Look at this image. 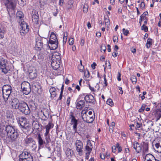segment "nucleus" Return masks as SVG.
<instances>
[{
	"instance_id": "nucleus-12",
	"label": "nucleus",
	"mask_w": 161,
	"mask_h": 161,
	"mask_svg": "<svg viewBox=\"0 0 161 161\" xmlns=\"http://www.w3.org/2000/svg\"><path fill=\"white\" fill-rule=\"evenodd\" d=\"M87 111H85L83 114L82 115V118L83 120L87 123H91L94 120V117L92 116H91L86 114ZM83 111L82 112V114H83Z\"/></svg>"
},
{
	"instance_id": "nucleus-36",
	"label": "nucleus",
	"mask_w": 161,
	"mask_h": 161,
	"mask_svg": "<svg viewBox=\"0 0 161 161\" xmlns=\"http://www.w3.org/2000/svg\"><path fill=\"white\" fill-rule=\"evenodd\" d=\"M106 103L107 104L109 105L111 107H112L114 106V103L112 100L111 99H108L107 101H106Z\"/></svg>"
},
{
	"instance_id": "nucleus-7",
	"label": "nucleus",
	"mask_w": 161,
	"mask_h": 161,
	"mask_svg": "<svg viewBox=\"0 0 161 161\" xmlns=\"http://www.w3.org/2000/svg\"><path fill=\"white\" fill-rule=\"evenodd\" d=\"M3 3L8 12L14 10L16 7V0H4Z\"/></svg>"
},
{
	"instance_id": "nucleus-20",
	"label": "nucleus",
	"mask_w": 161,
	"mask_h": 161,
	"mask_svg": "<svg viewBox=\"0 0 161 161\" xmlns=\"http://www.w3.org/2000/svg\"><path fill=\"white\" fill-rule=\"evenodd\" d=\"M60 61L52 60L51 65L53 68L54 70H57L60 66Z\"/></svg>"
},
{
	"instance_id": "nucleus-63",
	"label": "nucleus",
	"mask_w": 161,
	"mask_h": 161,
	"mask_svg": "<svg viewBox=\"0 0 161 161\" xmlns=\"http://www.w3.org/2000/svg\"><path fill=\"white\" fill-rule=\"evenodd\" d=\"M121 74L119 72H118V75L117 77L118 80L119 81L121 80V78H120Z\"/></svg>"
},
{
	"instance_id": "nucleus-48",
	"label": "nucleus",
	"mask_w": 161,
	"mask_h": 161,
	"mask_svg": "<svg viewBox=\"0 0 161 161\" xmlns=\"http://www.w3.org/2000/svg\"><path fill=\"white\" fill-rule=\"evenodd\" d=\"M32 144V145L31 146L32 150L34 151V150H36V149L37 147L36 145V143L35 144Z\"/></svg>"
},
{
	"instance_id": "nucleus-28",
	"label": "nucleus",
	"mask_w": 161,
	"mask_h": 161,
	"mask_svg": "<svg viewBox=\"0 0 161 161\" xmlns=\"http://www.w3.org/2000/svg\"><path fill=\"white\" fill-rule=\"evenodd\" d=\"M61 58L60 57L59 55V53H56L53 54L52 56V60L55 61H60Z\"/></svg>"
},
{
	"instance_id": "nucleus-29",
	"label": "nucleus",
	"mask_w": 161,
	"mask_h": 161,
	"mask_svg": "<svg viewBox=\"0 0 161 161\" xmlns=\"http://www.w3.org/2000/svg\"><path fill=\"white\" fill-rule=\"evenodd\" d=\"M154 157L151 154H147L145 157V160L146 161H152L154 159Z\"/></svg>"
},
{
	"instance_id": "nucleus-35",
	"label": "nucleus",
	"mask_w": 161,
	"mask_h": 161,
	"mask_svg": "<svg viewBox=\"0 0 161 161\" xmlns=\"http://www.w3.org/2000/svg\"><path fill=\"white\" fill-rule=\"evenodd\" d=\"M6 117L7 118H12L13 117L12 112L11 111H8L6 113Z\"/></svg>"
},
{
	"instance_id": "nucleus-30",
	"label": "nucleus",
	"mask_w": 161,
	"mask_h": 161,
	"mask_svg": "<svg viewBox=\"0 0 161 161\" xmlns=\"http://www.w3.org/2000/svg\"><path fill=\"white\" fill-rule=\"evenodd\" d=\"M25 142L26 144H34L36 143L35 141L32 138H26L25 140Z\"/></svg>"
},
{
	"instance_id": "nucleus-43",
	"label": "nucleus",
	"mask_w": 161,
	"mask_h": 161,
	"mask_svg": "<svg viewBox=\"0 0 161 161\" xmlns=\"http://www.w3.org/2000/svg\"><path fill=\"white\" fill-rule=\"evenodd\" d=\"M84 76L87 78L89 77L90 76V73L88 70L85 71L84 73Z\"/></svg>"
},
{
	"instance_id": "nucleus-21",
	"label": "nucleus",
	"mask_w": 161,
	"mask_h": 161,
	"mask_svg": "<svg viewBox=\"0 0 161 161\" xmlns=\"http://www.w3.org/2000/svg\"><path fill=\"white\" fill-rule=\"evenodd\" d=\"M16 18L19 23L24 20V15L22 12L18 11L16 13Z\"/></svg>"
},
{
	"instance_id": "nucleus-18",
	"label": "nucleus",
	"mask_w": 161,
	"mask_h": 161,
	"mask_svg": "<svg viewBox=\"0 0 161 161\" xmlns=\"http://www.w3.org/2000/svg\"><path fill=\"white\" fill-rule=\"evenodd\" d=\"M40 114L41 115L42 119L44 120H47L49 114L47 109L46 108H43L42 109L40 112Z\"/></svg>"
},
{
	"instance_id": "nucleus-24",
	"label": "nucleus",
	"mask_w": 161,
	"mask_h": 161,
	"mask_svg": "<svg viewBox=\"0 0 161 161\" xmlns=\"http://www.w3.org/2000/svg\"><path fill=\"white\" fill-rule=\"evenodd\" d=\"M41 88V86H40L39 83L37 82H34L32 84V88L36 92H38Z\"/></svg>"
},
{
	"instance_id": "nucleus-53",
	"label": "nucleus",
	"mask_w": 161,
	"mask_h": 161,
	"mask_svg": "<svg viewBox=\"0 0 161 161\" xmlns=\"http://www.w3.org/2000/svg\"><path fill=\"white\" fill-rule=\"evenodd\" d=\"M71 100L70 97H69L67 99V102H66V103L67 105L69 106V105L70 101Z\"/></svg>"
},
{
	"instance_id": "nucleus-60",
	"label": "nucleus",
	"mask_w": 161,
	"mask_h": 161,
	"mask_svg": "<svg viewBox=\"0 0 161 161\" xmlns=\"http://www.w3.org/2000/svg\"><path fill=\"white\" fill-rule=\"evenodd\" d=\"M3 37V33L2 32V30L0 28V38H2Z\"/></svg>"
},
{
	"instance_id": "nucleus-44",
	"label": "nucleus",
	"mask_w": 161,
	"mask_h": 161,
	"mask_svg": "<svg viewBox=\"0 0 161 161\" xmlns=\"http://www.w3.org/2000/svg\"><path fill=\"white\" fill-rule=\"evenodd\" d=\"M18 2V4L21 6H23L24 5V0H16V2Z\"/></svg>"
},
{
	"instance_id": "nucleus-6",
	"label": "nucleus",
	"mask_w": 161,
	"mask_h": 161,
	"mask_svg": "<svg viewBox=\"0 0 161 161\" xmlns=\"http://www.w3.org/2000/svg\"><path fill=\"white\" fill-rule=\"evenodd\" d=\"M12 87L8 85H4L2 88L3 97L4 101L6 102L11 93Z\"/></svg>"
},
{
	"instance_id": "nucleus-4",
	"label": "nucleus",
	"mask_w": 161,
	"mask_h": 161,
	"mask_svg": "<svg viewBox=\"0 0 161 161\" xmlns=\"http://www.w3.org/2000/svg\"><path fill=\"white\" fill-rule=\"evenodd\" d=\"M48 46L51 50H54L58 47V39L54 32H51L50 37Z\"/></svg>"
},
{
	"instance_id": "nucleus-13",
	"label": "nucleus",
	"mask_w": 161,
	"mask_h": 161,
	"mask_svg": "<svg viewBox=\"0 0 161 161\" xmlns=\"http://www.w3.org/2000/svg\"><path fill=\"white\" fill-rule=\"evenodd\" d=\"M153 147L158 153H161V138H157L153 142Z\"/></svg>"
},
{
	"instance_id": "nucleus-33",
	"label": "nucleus",
	"mask_w": 161,
	"mask_h": 161,
	"mask_svg": "<svg viewBox=\"0 0 161 161\" xmlns=\"http://www.w3.org/2000/svg\"><path fill=\"white\" fill-rule=\"evenodd\" d=\"M104 22L105 23L106 25H107L108 27L110 25V21L109 19L108 15H107L106 17L104 16Z\"/></svg>"
},
{
	"instance_id": "nucleus-27",
	"label": "nucleus",
	"mask_w": 161,
	"mask_h": 161,
	"mask_svg": "<svg viewBox=\"0 0 161 161\" xmlns=\"http://www.w3.org/2000/svg\"><path fill=\"white\" fill-rule=\"evenodd\" d=\"M85 100L86 102L89 103H93V97L92 95H86L85 97Z\"/></svg>"
},
{
	"instance_id": "nucleus-22",
	"label": "nucleus",
	"mask_w": 161,
	"mask_h": 161,
	"mask_svg": "<svg viewBox=\"0 0 161 161\" xmlns=\"http://www.w3.org/2000/svg\"><path fill=\"white\" fill-rule=\"evenodd\" d=\"M134 148L136 150V152L139 153L142 151V146L138 142H136V143L133 144Z\"/></svg>"
},
{
	"instance_id": "nucleus-17",
	"label": "nucleus",
	"mask_w": 161,
	"mask_h": 161,
	"mask_svg": "<svg viewBox=\"0 0 161 161\" xmlns=\"http://www.w3.org/2000/svg\"><path fill=\"white\" fill-rule=\"evenodd\" d=\"M93 148L92 143L90 140H88L87 142V144L85 147L84 151L85 153H90Z\"/></svg>"
},
{
	"instance_id": "nucleus-14",
	"label": "nucleus",
	"mask_w": 161,
	"mask_h": 161,
	"mask_svg": "<svg viewBox=\"0 0 161 161\" xmlns=\"http://www.w3.org/2000/svg\"><path fill=\"white\" fill-rule=\"evenodd\" d=\"M6 63L7 61L5 59L3 58H0V67L2 69V72L5 74L8 72V70L6 68Z\"/></svg>"
},
{
	"instance_id": "nucleus-9",
	"label": "nucleus",
	"mask_w": 161,
	"mask_h": 161,
	"mask_svg": "<svg viewBox=\"0 0 161 161\" xmlns=\"http://www.w3.org/2000/svg\"><path fill=\"white\" fill-rule=\"evenodd\" d=\"M21 87L22 90V92L25 95L28 94L31 91L30 84L26 81H24L22 83Z\"/></svg>"
},
{
	"instance_id": "nucleus-39",
	"label": "nucleus",
	"mask_w": 161,
	"mask_h": 161,
	"mask_svg": "<svg viewBox=\"0 0 161 161\" xmlns=\"http://www.w3.org/2000/svg\"><path fill=\"white\" fill-rule=\"evenodd\" d=\"M141 30H143L145 32H147L148 31V28L145 24H143L141 27Z\"/></svg>"
},
{
	"instance_id": "nucleus-57",
	"label": "nucleus",
	"mask_w": 161,
	"mask_h": 161,
	"mask_svg": "<svg viewBox=\"0 0 161 161\" xmlns=\"http://www.w3.org/2000/svg\"><path fill=\"white\" fill-rule=\"evenodd\" d=\"M90 153H85V159L88 160L89 158V155Z\"/></svg>"
},
{
	"instance_id": "nucleus-15",
	"label": "nucleus",
	"mask_w": 161,
	"mask_h": 161,
	"mask_svg": "<svg viewBox=\"0 0 161 161\" xmlns=\"http://www.w3.org/2000/svg\"><path fill=\"white\" fill-rule=\"evenodd\" d=\"M70 119H71V124L73 125V130L76 132L77 131V127L78 124V120L76 119L74 116L71 113L70 116Z\"/></svg>"
},
{
	"instance_id": "nucleus-37",
	"label": "nucleus",
	"mask_w": 161,
	"mask_h": 161,
	"mask_svg": "<svg viewBox=\"0 0 161 161\" xmlns=\"http://www.w3.org/2000/svg\"><path fill=\"white\" fill-rule=\"evenodd\" d=\"M130 80L133 84H135L136 82L137 79L135 76L132 75L130 77Z\"/></svg>"
},
{
	"instance_id": "nucleus-49",
	"label": "nucleus",
	"mask_w": 161,
	"mask_h": 161,
	"mask_svg": "<svg viewBox=\"0 0 161 161\" xmlns=\"http://www.w3.org/2000/svg\"><path fill=\"white\" fill-rule=\"evenodd\" d=\"M148 150V145L147 144H145L143 147V151L144 152L145 151L146 152Z\"/></svg>"
},
{
	"instance_id": "nucleus-51",
	"label": "nucleus",
	"mask_w": 161,
	"mask_h": 161,
	"mask_svg": "<svg viewBox=\"0 0 161 161\" xmlns=\"http://www.w3.org/2000/svg\"><path fill=\"white\" fill-rule=\"evenodd\" d=\"M106 49V48L105 46H102L101 47V51L102 52H105Z\"/></svg>"
},
{
	"instance_id": "nucleus-56",
	"label": "nucleus",
	"mask_w": 161,
	"mask_h": 161,
	"mask_svg": "<svg viewBox=\"0 0 161 161\" xmlns=\"http://www.w3.org/2000/svg\"><path fill=\"white\" fill-rule=\"evenodd\" d=\"M142 126V124L141 123H139L137 122L136 123V127L137 128L141 127Z\"/></svg>"
},
{
	"instance_id": "nucleus-19",
	"label": "nucleus",
	"mask_w": 161,
	"mask_h": 161,
	"mask_svg": "<svg viewBox=\"0 0 161 161\" xmlns=\"http://www.w3.org/2000/svg\"><path fill=\"white\" fill-rule=\"evenodd\" d=\"M32 20L35 23H37L38 20V12L35 10L33 9L31 14Z\"/></svg>"
},
{
	"instance_id": "nucleus-2",
	"label": "nucleus",
	"mask_w": 161,
	"mask_h": 161,
	"mask_svg": "<svg viewBox=\"0 0 161 161\" xmlns=\"http://www.w3.org/2000/svg\"><path fill=\"white\" fill-rule=\"evenodd\" d=\"M44 137L45 139L43 138L42 135L38 133L36 136V139L38 144V148L39 149L42 148L45 145V146H47L49 143L51 142L50 136H48V137L45 136L44 135Z\"/></svg>"
},
{
	"instance_id": "nucleus-26",
	"label": "nucleus",
	"mask_w": 161,
	"mask_h": 161,
	"mask_svg": "<svg viewBox=\"0 0 161 161\" xmlns=\"http://www.w3.org/2000/svg\"><path fill=\"white\" fill-rule=\"evenodd\" d=\"M51 128V123H49L47 125L45 126V128L46 129V132L44 134L45 136L48 137V136H50V135L49 133V130Z\"/></svg>"
},
{
	"instance_id": "nucleus-62",
	"label": "nucleus",
	"mask_w": 161,
	"mask_h": 161,
	"mask_svg": "<svg viewBox=\"0 0 161 161\" xmlns=\"http://www.w3.org/2000/svg\"><path fill=\"white\" fill-rule=\"evenodd\" d=\"M63 92H60V94L59 97H58V100H61L63 97Z\"/></svg>"
},
{
	"instance_id": "nucleus-8",
	"label": "nucleus",
	"mask_w": 161,
	"mask_h": 161,
	"mask_svg": "<svg viewBox=\"0 0 161 161\" xmlns=\"http://www.w3.org/2000/svg\"><path fill=\"white\" fill-rule=\"evenodd\" d=\"M19 161H33V158L29 153L25 151L19 155Z\"/></svg>"
},
{
	"instance_id": "nucleus-61",
	"label": "nucleus",
	"mask_w": 161,
	"mask_h": 161,
	"mask_svg": "<svg viewBox=\"0 0 161 161\" xmlns=\"http://www.w3.org/2000/svg\"><path fill=\"white\" fill-rule=\"evenodd\" d=\"M85 40L83 39H81L80 44L81 46H84V44L85 43Z\"/></svg>"
},
{
	"instance_id": "nucleus-32",
	"label": "nucleus",
	"mask_w": 161,
	"mask_h": 161,
	"mask_svg": "<svg viewBox=\"0 0 161 161\" xmlns=\"http://www.w3.org/2000/svg\"><path fill=\"white\" fill-rule=\"evenodd\" d=\"M37 76V74L35 71H33L29 73V77L31 79H34Z\"/></svg>"
},
{
	"instance_id": "nucleus-1",
	"label": "nucleus",
	"mask_w": 161,
	"mask_h": 161,
	"mask_svg": "<svg viewBox=\"0 0 161 161\" xmlns=\"http://www.w3.org/2000/svg\"><path fill=\"white\" fill-rule=\"evenodd\" d=\"M9 103L13 108L18 109L25 114H28L30 113V110L28 105L24 101L20 102L17 98H14L9 101Z\"/></svg>"
},
{
	"instance_id": "nucleus-42",
	"label": "nucleus",
	"mask_w": 161,
	"mask_h": 161,
	"mask_svg": "<svg viewBox=\"0 0 161 161\" xmlns=\"http://www.w3.org/2000/svg\"><path fill=\"white\" fill-rule=\"evenodd\" d=\"M78 68L80 72H82L84 71V67L83 65H79Z\"/></svg>"
},
{
	"instance_id": "nucleus-3",
	"label": "nucleus",
	"mask_w": 161,
	"mask_h": 161,
	"mask_svg": "<svg viewBox=\"0 0 161 161\" xmlns=\"http://www.w3.org/2000/svg\"><path fill=\"white\" fill-rule=\"evenodd\" d=\"M6 131L9 139L10 142H13L15 141L18 136V133L15 130L14 126L10 125L7 126L6 127Z\"/></svg>"
},
{
	"instance_id": "nucleus-41",
	"label": "nucleus",
	"mask_w": 161,
	"mask_h": 161,
	"mask_svg": "<svg viewBox=\"0 0 161 161\" xmlns=\"http://www.w3.org/2000/svg\"><path fill=\"white\" fill-rule=\"evenodd\" d=\"M73 153L72 151L70 149H67L66 152V154L68 156L71 155Z\"/></svg>"
},
{
	"instance_id": "nucleus-54",
	"label": "nucleus",
	"mask_w": 161,
	"mask_h": 161,
	"mask_svg": "<svg viewBox=\"0 0 161 161\" xmlns=\"http://www.w3.org/2000/svg\"><path fill=\"white\" fill-rule=\"evenodd\" d=\"M135 134H136V136H138V139H141V136L140 133H138L137 132H135Z\"/></svg>"
},
{
	"instance_id": "nucleus-52",
	"label": "nucleus",
	"mask_w": 161,
	"mask_h": 161,
	"mask_svg": "<svg viewBox=\"0 0 161 161\" xmlns=\"http://www.w3.org/2000/svg\"><path fill=\"white\" fill-rule=\"evenodd\" d=\"M140 8L142 9H143L145 7V4L144 2H142L140 4Z\"/></svg>"
},
{
	"instance_id": "nucleus-64",
	"label": "nucleus",
	"mask_w": 161,
	"mask_h": 161,
	"mask_svg": "<svg viewBox=\"0 0 161 161\" xmlns=\"http://www.w3.org/2000/svg\"><path fill=\"white\" fill-rule=\"evenodd\" d=\"M89 88L90 90L92 91V92H95V90L94 89V87H91L90 85H89Z\"/></svg>"
},
{
	"instance_id": "nucleus-25",
	"label": "nucleus",
	"mask_w": 161,
	"mask_h": 161,
	"mask_svg": "<svg viewBox=\"0 0 161 161\" xmlns=\"http://www.w3.org/2000/svg\"><path fill=\"white\" fill-rule=\"evenodd\" d=\"M56 89L53 87H51L50 88L49 90V92L51 94V97L52 98H54L56 96Z\"/></svg>"
},
{
	"instance_id": "nucleus-34",
	"label": "nucleus",
	"mask_w": 161,
	"mask_h": 161,
	"mask_svg": "<svg viewBox=\"0 0 161 161\" xmlns=\"http://www.w3.org/2000/svg\"><path fill=\"white\" fill-rule=\"evenodd\" d=\"M152 40L149 38L147 39L146 46L147 48H149L152 45Z\"/></svg>"
},
{
	"instance_id": "nucleus-58",
	"label": "nucleus",
	"mask_w": 161,
	"mask_h": 161,
	"mask_svg": "<svg viewBox=\"0 0 161 161\" xmlns=\"http://www.w3.org/2000/svg\"><path fill=\"white\" fill-rule=\"evenodd\" d=\"M96 65V64L94 63H93L91 65V67L92 68L94 69H95V66Z\"/></svg>"
},
{
	"instance_id": "nucleus-45",
	"label": "nucleus",
	"mask_w": 161,
	"mask_h": 161,
	"mask_svg": "<svg viewBox=\"0 0 161 161\" xmlns=\"http://www.w3.org/2000/svg\"><path fill=\"white\" fill-rule=\"evenodd\" d=\"M148 13L147 12H144L141 16H140V18H142V19H146V16L148 14Z\"/></svg>"
},
{
	"instance_id": "nucleus-46",
	"label": "nucleus",
	"mask_w": 161,
	"mask_h": 161,
	"mask_svg": "<svg viewBox=\"0 0 161 161\" xmlns=\"http://www.w3.org/2000/svg\"><path fill=\"white\" fill-rule=\"evenodd\" d=\"M104 84H105V87H106L108 85L107 81L106 78V75L104 74Z\"/></svg>"
},
{
	"instance_id": "nucleus-10",
	"label": "nucleus",
	"mask_w": 161,
	"mask_h": 161,
	"mask_svg": "<svg viewBox=\"0 0 161 161\" xmlns=\"http://www.w3.org/2000/svg\"><path fill=\"white\" fill-rule=\"evenodd\" d=\"M20 25L21 29L20 31V33L22 36H24L27 33L29 30V26L27 24L24 22V20L20 21Z\"/></svg>"
},
{
	"instance_id": "nucleus-40",
	"label": "nucleus",
	"mask_w": 161,
	"mask_h": 161,
	"mask_svg": "<svg viewBox=\"0 0 161 161\" xmlns=\"http://www.w3.org/2000/svg\"><path fill=\"white\" fill-rule=\"evenodd\" d=\"M88 8V6L87 4H85L84 5L83 8V11L85 13H86L87 12Z\"/></svg>"
},
{
	"instance_id": "nucleus-47",
	"label": "nucleus",
	"mask_w": 161,
	"mask_h": 161,
	"mask_svg": "<svg viewBox=\"0 0 161 161\" xmlns=\"http://www.w3.org/2000/svg\"><path fill=\"white\" fill-rule=\"evenodd\" d=\"M122 30L123 34L125 36H127L129 33V31L127 30H125L124 28H123Z\"/></svg>"
},
{
	"instance_id": "nucleus-59",
	"label": "nucleus",
	"mask_w": 161,
	"mask_h": 161,
	"mask_svg": "<svg viewBox=\"0 0 161 161\" xmlns=\"http://www.w3.org/2000/svg\"><path fill=\"white\" fill-rule=\"evenodd\" d=\"M119 89L120 90V92H119V94H123V91L122 90V89L121 87H119Z\"/></svg>"
},
{
	"instance_id": "nucleus-50",
	"label": "nucleus",
	"mask_w": 161,
	"mask_h": 161,
	"mask_svg": "<svg viewBox=\"0 0 161 161\" xmlns=\"http://www.w3.org/2000/svg\"><path fill=\"white\" fill-rule=\"evenodd\" d=\"M74 43V39L73 38L70 39L69 40V44L70 45H72Z\"/></svg>"
},
{
	"instance_id": "nucleus-31",
	"label": "nucleus",
	"mask_w": 161,
	"mask_h": 161,
	"mask_svg": "<svg viewBox=\"0 0 161 161\" xmlns=\"http://www.w3.org/2000/svg\"><path fill=\"white\" fill-rule=\"evenodd\" d=\"M155 116L156 117L157 121L160 119L161 117V109L157 110Z\"/></svg>"
},
{
	"instance_id": "nucleus-5",
	"label": "nucleus",
	"mask_w": 161,
	"mask_h": 161,
	"mask_svg": "<svg viewBox=\"0 0 161 161\" xmlns=\"http://www.w3.org/2000/svg\"><path fill=\"white\" fill-rule=\"evenodd\" d=\"M19 124L20 128L24 132H26L30 130V125L28 121H27L25 118H21L19 120Z\"/></svg>"
},
{
	"instance_id": "nucleus-11",
	"label": "nucleus",
	"mask_w": 161,
	"mask_h": 161,
	"mask_svg": "<svg viewBox=\"0 0 161 161\" xmlns=\"http://www.w3.org/2000/svg\"><path fill=\"white\" fill-rule=\"evenodd\" d=\"M75 145L76 147V150L78 152V154L80 156L82 155L83 147V144L82 142L80 140H77L75 143Z\"/></svg>"
},
{
	"instance_id": "nucleus-55",
	"label": "nucleus",
	"mask_w": 161,
	"mask_h": 161,
	"mask_svg": "<svg viewBox=\"0 0 161 161\" xmlns=\"http://www.w3.org/2000/svg\"><path fill=\"white\" fill-rule=\"evenodd\" d=\"M116 146H113L112 147V149L113 152L115 153L116 151Z\"/></svg>"
},
{
	"instance_id": "nucleus-16",
	"label": "nucleus",
	"mask_w": 161,
	"mask_h": 161,
	"mask_svg": "<svg viewBox=\"0 0 161 161\" xmlns=\"http://www.w3.org/2000/svg\"><path fill=\"white\" fill-rule=\"evenodd\" d=\"M42 38L40 36H37L36 38V48L38 50H41L43 47V42H42Z\"/></svg>"
},
{
	"instance_id": "nucleus-23",
	"label": "nucleus",
	"mask_w": 161,
	"mask_h": 161,
	"mask_svg": "<svg viewBox=\"0 0 161 161\" xmlns=\"http://www.w3.org/2000/svg\"><path fill=\"white\" fill-rule=\"evenodd\" d=\"M76 108L77 109H81L85 106V102L80 100L76 103Z\"/></svg>"
},
{
	"instance_id": "nucleus-38",
	"label": "nucleus",
	"mask_w": 161,
	"mask_h": 161,
	"mask_svg": "<svg viewBox=\"0 0 161 161\" xmlns=\"http://www.w3.org/2000/svg\"><path fill=\"white\" fill-rule=\"evenodd\" d=\"M116 147L118 149V152L120 153L122 150V147H121L120 146L119 144L118 143H117L116 144Z\"/></svg>"
}]
</instances>
